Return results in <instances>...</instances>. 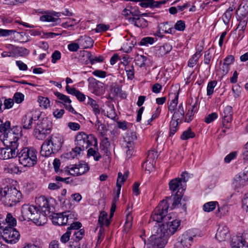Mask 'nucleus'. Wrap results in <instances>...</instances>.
<instances>
[{
    "instance_id": "1",
    "label": "nucleus",
    "mask_w": 248,
    "mask_h": 248,
    "mask_svg": "<svg viewBox=\"0 0 248 248\" xmlns=\"http://www.w3.org/2000/svg\"><path fill=\"white\" fill-rule=\"evenodd\" d=\"M169 205L166 200H163L159 203L152 213L151 217L159 223L163 222L161 225L155 227L158 233L163 234V236L169 238L180 229L181 220L172 218L170 215H167Z\"/></svg>"
},
{
    "instance_id": "2",
    "label": "nucleus",
    "mask_w": 248,
    "mask_h": 248,
    "mask_svg": "<svg viewBox=\"0 0 248 248\" xmlns=\"http://www.w3.org/2000/svg\"><path fill=\"white\" fill-rule=\"evenodd\" d=\"M63 142V138L61 135L58 134L52 135L42 145L41 155L49 156L52 154L57 153L61 149Z\"/></svg>"
},
{
    "instance_id": "3",
    "label": "nucleus",
    "mask_w": 248,
    "mask_h": 248,
    "mask_svg": "<svg viewBox=\"0 0 248 248\" xmlns=\"http://www.w3.org/2000/svg\"><path fill=\"white\" fill-rule=\"evenodd\" d=\"M8 139L2 140L5 146L4 148L0 149V158L8 159L16 157L18 153V140H13V136L11 133L6 135Z\"/></svg>"
},
{
    "instance_id": "4",
    "label": "nucleus",
    "mask_w": 248,
    "mask_h": 248,
    "mask_svg": "<svg viewBox=\"0 0 248 248\" xmlns=\"http://www.w3.org/2000/svg\"><path fill=\"white\" fill-rule=\"evenodd\" d=\"M92 135H87L84 132H78L76 137L75 143L76 147L69 152V157L74 158L80 154V152L86 150L91 146V140Z\"/></svg>"
},
{
    "instance_id": "5",
    "label": "nucleus",
    "mask_w": 248,
    "mask_h": 248,
    "mask_svg": "<svg viewBox=\"0 0 248 248\" xmlns=\"http://www.w3.org/2000/svg\"><path fill=\"white\" fill-rule=\"evenodd\" d=\"M37 152L34 148H23L17 155L19 163L24 167H33L37 162Z\"/></svg>"
},
{
    "instance_id": "6",
    "label": "nucleus",
    "mask_w": 248,
    "mask_h": 248,
    "mask_svg": "<svg viewBox=\"0 0 248 248\" xmlns=\"http://www.w3.org/2000/svg\"><path fill=\"white\" fill-rule=\"evenodd\" d=\"M3 204L8 207L16 205L22 198V194L15 187L7 186L4 187Z\"/></svg>"
},
{
    "instance_id": "7",
    "label": "nucleus",
    "mask_w": 248,
    "mask_h": 248,
    "mask_svg": "<svg viewBox=\"0 0 248 248\" xmlns=\"http://www.w3.org/2000/svg\"><path fill=\"white\" fill-rule=\"evenodd\" d=\"M38 122L34 130V135L38 140H44L49 134L52 128V122L47 118H44Z\"/></svg>"
},
{
    "instance_id": "8",
    "label": "nucleus",
    "mask_w": 248,
    "mask_h": 248,
    "mask_svg": "<svg viewBox=\"0 0 248 248\" xmlns=\"http://www.w3.org/2000/svg\"><path fill=\"white\" fill-rule=\"evenodd\" d=\"M0 236L7 243L14 244L19 240L20 233L16 229L11 227H5L3 229L2 233Z\"/></svg>"
},
{
    "instance_id": "9",
    "label": "nucleus",
    "mask_w": 248,
    "mask_h": 248,
    "mask_svg": "<svg viewBox=\"0 0 248 248\" xmlns=\"http://www.w3.org/2000/svg\"><path fill=\"white\" fill-rule=\"evenodd\" d=\"M38 209V207L35 206L23 205L21 208V215L18 218L19 220L20 221L32 220Z\"/></svg>"
},
{
    "instance_id": "10",
    "label": "nucleus",
    "mask_w": 248,
    "mask_h": 248,
    "mask_svg": "<svg viewBox=\"0 0 248 248\" xmlns=\"http://www.w3.org/2000/svg\"><path fill=\"white\" fill-rule=\"evenodd\" d=\"M40 115L36 111L28 112L22 119V125L25 129H30L32 127V121L38 120Z\"/></svg>"
},
{
    "instance_id": "11",
    "label": "nucleus",
    "mask_w": 248,
    "mask_h": 248,
    "mask_svg": "<svg viewBox=\"0 0 248 248\" xmlns=\"http://www.w3.org/2000/svg\"><path fill=\"white\" fill-rule=\"evenodd\" d=\"M11 123L9 121H7L4 123L0 124V132L2 133V136H0L1 140H4L7 138V135H9V134L11 133L13 138H12L13 140H18L19 136L18 134L16 133L10 127Z\"/></svg>"
},
{
    "instance_id": "12",
    "label": "nucleus",
    "mask_w": 248,
    "mask_h": 248,
    "mask_svg": "<svg viewBox=\"0 0 248 248\" xmlns=\"http://www.w3.org/2000/svg\"><path fill=\"white\" fill-rule=\"evenodd\" d=\"M35 202L40 210L46 215H49L53 212V206H50L48 200L45 196H40L36 199Z\"/></svg>"
},
{
    "instance_id": "13",
    "label": "nucleus",
    "mask_w": 248,
    "mask_h": 248,
    "mask_svg": "<svg viewBox=\"0 0 248 248\" xmlns=\"http://www.w3.org/2000/svg\"><path fill=\"white\" fill-rule=\"evenodd\" d=\"M154 240L152 242L151 244L153 248H163L165 247L167 243L168 237L163 236V234L158 233L157 229L155 227L154 229Z\"/></svg>"
},
{
    "instance_id": "14",
    "label": "nucleus",
    "mask_w": 248,
    "mask_h": 248,
    "mask_svg": "<svg viewBox=\"0 0 248 248\" xmlns=\"http://www.w3.org/2000/svg\"><path fill=\"white\" fill-rule=\"evenodd\" d=\"M230 245L232 248H248V243L241 235L233 236L232 238Z\"/></svg>"
},
{
    "instance_id": "15",
    "label": "nucleus",
    "mask_w": 248,
    "mask_h": 248,
    "mask_svg": "<svg viewBox=\"0 0 248 248\" xmlns=\"http://www.w3.org/2000/svg\"><path fill=\"white\" fill-rule=\"evenodd\" d=\"M51 217V213L49 215H46L42 211H39V209L36 211L33 217L32 221L37 225L41 226L46 223L47 219V217Z\"/></svg>"
},
{
    "instance_id": "16",
    "label": "nucleus",
    "mask_w": 248,
    "mask_h": 248,
    "mask_svg": "<svg viewBox=\"0 0 248 248\" xmlns=\"http://www.w3.org/2000/svg\"><path fill=\"white\" fill-rule=\"evenodd\" d=\"M191 231H187L184 233L182 236L181 244L184 248H189L193 242L195 237Z\"/></svg>"
},
{
    "instance_id": "17",
    "label": "nucleus",
    "mask_w": 248,
    "mask_h": 248,
    "mask_svg": "<svg viewBox=\"0 0 248 248\" xmlns=\"http://www.w3.org/2000/svg\"><path fill=\"white\" fill-rule=\"evenodd\" d=\"M229 237L228 228L224 225H219L216 234V239L219 241H223Z\"/></svg>"
},
{
    "instance_id": "18",
    "label": "nucleus",
    "mask_w": 248,
    "mask_h": 248,
    "mask_svg": "<svg viewBox=\"0 0 248 248\" xmlns=\"http://www.w3.org/2000/svg\"><path fill=\"white\" fill-rule=\"evenodd\" d=\"M232 108L230 106L225 107L223 109L222 116L223 117L222 124L224 126L228 127V124L232 121Z\"/></svg>"
},
{
    "instance_id": "19",
    "label": "nucleus",
    "mask_w": 248,
    "mask_h": 248,
    "mask_svg": "<svg viewBox=\"0 0 248 248\" xmlns=\"http://www.w3.org/2000/svg\"><path fill=\"white\" fill-rule=\"evenodd\" d=\"M52 221L55 225H64L69 224V222H67V218H65L63 213L53 214L51 213Z\"/></svg>"
},
{
    "instance_id": "20",
    "label": "nucleus",
    "mask_w": 248,
    "mask_h": 248,
    "mask_svg": "<svg viewBox=\"0 0 248 248\" xmlns=\"http://www.w3.org/2000/svg\"><path fill=\"white\" fill-rule=\"evenodd\" d=\"M138 1H140V5L142 7H159L162 4L166 3V1L160 0V1H154V0H138Z\"/></svg>"
},
{
    "instance_id": "21",
    "label": "nucleus",
    "mask_w": 248,
    "mask_h": 248,
    "mask_svg": "<svg viewBox=\"0 0 248 248\" xmlns=\"http://www.w3.org/2000/svg\"><path fill=\"white\" fill-rule=\"evenodd\" d=\"M172 49V46L168 43L163 46H157L155 49V55L158 57H161L169 53Z\"/></svg>"
},
{
    "instance_id": "22",
    "label": "nucleus",
    "mask_w": 248,
    "mask_h": 248,
    "mask_svg": "<svg viewBox=\"0 0 248 248\" xmlns=\"http://www.w3.org/2000/svg\"><path fill=\"white\" fill-rule=\"evenodd\" d=\"M170 189L175 192L179 190L180 188L184 189L185 186L182 183V180L180 178H176L170 181L169 184Z\"/></svg>"
},
{
    "instance_id": "23",
    "label": "nucleus",
    "mask_w": 248,
    "mask_h": 248,
    "mask_svg": "<svg viewBox=\"0 0 248 248\" xmlns=\"http://www.w3.org/2000/svg\"><path fill=\"white\" fill-rule=\"evenodd\" d=\"M70 170L73 171L74 174H76L77 176H79L88 171L89 167L86 164H80L78 166L75 165L73 166L70 168Z\"/></svg>"
},
{
    "instance_id": "24",
    "label": "nucleus",
    "mask_w": 248,
    "mask_h": 248,
    "mask_svg": "<svg viewBox=\"0 0 248 248\" xmlns=\"http://www.w3.org/2000/svg\"><path fill=\"white\" fill-rule=\"evenodd\" d=\"M129 22L133 24L138 27L144 28L147 26V21L144 18L140 17H130L128 18Z\"/></svg>"
},
{
    "instance_id": "25",
    "label": "nucleus",
    "mask_w": 248,
    "mask_h": 248,
    "mask_svg": "<svg viewBox=\"0 0 248 248\" xmlns=\"http://www.w3.org/2000/svg\"><path fill=\"white\" fill-rule=\"evenodd\" d=\"M78 41L79 44L83 48H87L93 46V41L89 36L86 35L80 36Z\"/></svg>"
},
{
    "instance_id": "26",
    "label": "nucleus",
    "mask_w": 248,
    "mask_h": 248,
    "mask_svg": "<svg viewBox=\"0 0 248 248\" xmlns=\"http://www.w3.org/2000/svg\"><path fill=\"white\" fill-rule=\"evenodd\" d=\"M124 140L123 145H129L130 147H132V146H134V141L137 140L136 133L135 132H128Z\"/></svg>"
},
{
    "instance_id": "27",
    "label": "nucleus",
    "mask_w": 248,
    "mask_h": 248,
    "mask_svg": "<svg viewBox=\"0 0 248 248\" xmlns=\"http://www.w3.org/2000/svg\"><path fill=\"white\" fill-rule=\"evenodd\" d=\"M4 171L10 174H18L21 172L19 167L14 163H11L5 165L4 168Z\"/></svg>"
},
{
    "instance_id": "28",
    "label": "nucleus",
    "mask_w": 248,
    "mask_h": 248,
    "mask_svg": "<svg viewBox=\"0 0 248 248\" xmlns=\"http://www.w3.org/2000/svg\"><path fill=\"white\" fill-rule=\"evenodd\" d=\"M108 214L105 211L101 212L98 220V223L100 227H103L104 225L108 226L110 223V219H108Z\"/></svg>"
},
{
    "instance_id": "29",
    "label": "nucleus",
    "mask_w": 248,
    "mask_h": 248,
    "mask_svg": "<svg viewBox=\"0 0 248 248\" xmlns=\"http://www.w3.org/2000/svg\"><path fill=\"white\" fill-rule=\"evenodd\" d=\"M246 181H248V178L244 176L243 172L242 174L235 176L233 184L235 187H240L243 186Z\"/></svg>"
},
{
    "instance_id": "30",
    "label": "nucleus",
    "mask_w": 248,
    "mask_h": 248,
    "mask_svg": "<svg viewBox=\"0 0 248 248\" xmlns=\"http://www.w3.org/2000/svg\"><path fill=\"white\" fill-rule=\"evenodd\" d=\"M86 102L87 105H88L92 107V110L95 115L97 116L100 114V110L99 108V106L96 101L88 96Z\"/></svg>"
},
{
    "instance_id": "31",
    "label": "nucleus",
    "mask_w": 248,
    "mask_h": 248,
    "mask_svg": "<svg viewBox=\"0 0 248 248\" xmlns=\"http://www.w3.org/2000/svg\"><path fill=\"white\" fill-rule=\"evenodd\" d=\"M235 7L233 4H232L228 8V9L223 15L222 20L225 25H228L232 16V12L235 9Z\"/></svg>"
},
{
    "instance_id": "32",
    "label": "nucleus",
    "mask_w": 248,
    "mask_h": 248,
    "mask_svg": "<svg viewBox=\"0 0 248 248\" xmlns=\"http://www.w3.org/2000/svg\"><path fill=\"white\" fill-rule=\"evenodd\" d=\"M184 110L182 104H180L179 105L178 108L174 112L171 120H175L177 122L181 121L182 119L184 116Z\"/></svg>"
},
{
    "instance_id": "33",
    "label": "nucleus",
    "mask_w": 248,
    "mask_h": 248,
    "mask_svg": "<svg viewBox=\"0 0 248 248\" xmlns=\"http://www.w3.org/2000/svg\"><path fill=\"white\" fill-rule=\"evenodd\" d=\"M110 145V142L108 141V139L106 137L104 138L100 143V148L104 151V154L106 155H108L110 153V152L108 150Z\"/></svg>"
},
{
    "instance_id": "34",
    "label": "nucleus",
    "mask_w": 248,
    "mask_h": 248,
    "mask_svg": "<svg viewBox=\"0 0 248 248\" xmlns=\"http://www.w3.org/2000/svg\"><path fill=\"white\" fill-rule=\"evenodd\" d=\"M98 151L95 150V149H93V148H90L88 150L87 155L88 156H93L95 161H98L102 156Z\"/></svg>"
},
{
    "instance_id": "35",
    "label": "nucleus",
    "mask_w": 248,
    "mask_h": 248,
    "mask_svg": "<svg viewBox=\"0 0 248 248\" xmlns=\"http://www.w3.org/2000/svg\"><path fill=\"white\" fill-rule=\"evenodd\" d=\"M218 203L217 202H208L207 203H205L203 205V210L205 212H209L213 210H214L216 207L217 204Z\"/></svg>"
},
{
    "instance_id": "36",
    "label": "nucleus",
    "mask_w": 248,
    "mask_h": 248,
    "mask_svg": "<svg viewBox=\"0 0 248 248\" xmlns=\"http://www.w3.org/2000/svg\"><path fill=\"white\" fill-rule=\"evenodd\" d=\"M195 136V133L192 132L191 128L189 127L186 130L183 132L181 136V139L182 140H187L189 138H193Z\"/></svg>"
},
{
    "instance_id": "37",
    "label": "nucleus",
    "mask_w": 248,
    "mask_h": 248,
    "mask_svg": "<svg viewBox=\"0 0 248 248\" xmlns=\"http://www.w3.org/2000/svg\"><path fill=\"white\" fill-rule=\"evenodd\" d=\"M161 29L162 31L165 33L173 34L175 32V31L172 28V26L169 25V23L168 22L164 23L161 27Z\"/></svg>"
},
{
    "instance_id": "38",
    "label": "nucleus",
    "mask_w": 248,
    "mask_h": 248,
    "mask_svg": "<svg viewBox=\"0 0 248 248\" xmlns=\"http://www.w3.org/2000/svg\"><path fill=\"white\" fill-rule=\"evenodd\" d=\"M178 123L175 120H171L170 125V137L172 136L178 130Z\"/></svg>"
},
{
    "instance_id": "39",
    "label": "nucleus",
    "mask_w": 248,
    "mask_h": 248,
    "mask_svg": "<svg viewBox=\"0 0 248 248\" xmlns=\"http://www.w3.org/2000/svg\"><path fill=\"white\" fill-rule=\"evenodd\" d=\"M86 53L87 56L89 59L90 62L92 64H93L95 62H102L104 60V58L102 56H99L98 57H93L91 53L90 52H86Z\"/></svg>"
},
{
    "instance_id": "40",
    "label": "nucleus",
    "mask_w": 248,
    "mask_h": 248,
    "mask_svg": "<svg viewBox=\"0 0 248 248\" xmlns=\"http://www.w3.org/2000/svg\"><path fill=\"white\" fill-rule=\"evenodd\" d=\"M5 220L8 225L12 226L11 227L13 228V227L16 225V218L13 217L11 213H8L7 214Z\"/></svg>"
},
{
    "instance_id": "41",
    "label": "nucleus",
    "mask_w": 248,
    "mask_h": 248,
    "mask_svg": "<svg viewBox=\"0 0 248 248\" xmlns=\"http://www.w3.org/2000/svg\"><path fill=\"white\" fill-rule=\"evenodd\" d=\"M40 20L42 21L55 22L60 23L61 19L56 18L49 15H43L40 17Z\"/></svg>"
},
{
    "instance_id": "42",
    "label": "nucleus",
    "mask_w": 248,
    "mask_h": 248,
    "mask_svg": "<svg viewBox=\"0 0 248 248\" xmlns=\"http://www.w3.org/2000/svg\"><path fill=\"white\" fill-rule=\"evenodd\" d=\"M125 70L129 79L132 80L134 78V71L133 65H126Z\"/></svg>"
},
{
    "instance_id": "43",
    "label": "nucleus",
    "mask_w": 248,
    "mask_h": 248,
    "mask_svg": "<svg viewBox=\"0 0 248 248\" xmlns=\"http://www.w3.org/2000/svg\"><path fill=\"white\" fill-rule=\"evenodd\" d=\"M217 82L216 81H211L208 82L207 87V95L210 96L214 93V90L217 85Z\"/></svg>"
},
{
    "instance_id": "44",
    "label": "nucleus",
    "mask_w": 248,
    "mask_h": 248,
    "mask_svg": "<svg viewBox=\"0 0 248 248\" xmlns=\"http://www.w3.org/2000/svg\"><path fill=\"white\" fill-rule=\"evenodd\" d=\"M127 179L125 178L123 174L119 172L118 174V178L116 183V186L118 189H121L122 184Z\"/></svg>"
},
{
    "instance_id": "45",
    "label": "nucleus",
    "mask_w": 248,
    "mask_h": 248,
    "mask_svg": "<svg viewBox=\"0 0 248 248\" xmlns=\"http://www.w3.org/2000/svg\"><path fill=\"white\" fill-rule=\"evenodd\" d=\"M178 93L175 95V98L172 100L168 106L169 110L172 112L174 111L178 104Z\"/></svg>"
},
{
    "instance_id": "46",
    "label": "nucleus",
    "mask_w": 248,
    "mask_h": 248,
    "mask_svg": "<svg viewBox=\"0 0 248 248\" xmlns=\"http://www.w3.org/2000/svg\"><path fill=\"white\" fill-rule=\"evenodd\" d=\"M154 42V38L151 37H146L142 38L139 45L140 46H147L148 45L153 44Z\"/></svg>"
},
{
    "instance_id": "47",
    "label": "nucleus",
    "mask_w": 248,
    "mask_h": 248,
    "mask_svg": "<svg viewBox=\"0 0 248 248\" xmlns=\"http://www.w3.org/2000/svg\"><path fill=\"white\" fill-rule=\"evenodd\" d=\"M84 233L85 231L83 229H80L78 231H75L72 237L80 241L84 236Z\"/></svg>"
},
{
    "instance_id": "48",
    "label": "nucleus",
    "mask_w": 248,
    "mask_h": 248,
    "mask_svg": "<svg viewBox=\"0 0 248 248\" xmlns=\"http://www.w3.org/2000/svg\"><path fill=\"white\" fill-rule=\"evenodd\" d=\"M158 157V154L157 152L155 151H150L148 152L147 159L148 161H153L155 162V160Z\"/></svg>"
},
{
    "instance_id": "49",
    "label": "nucleus",
    "mask_w": 248,
    "mask_h": 248,
    "mask_svg": "<svg viewBox=\"0 0 248 248\" xmlns=\"http://www.w3.org/2000/svg\"><path fill=\"white\" fill-rule=\"evenodd\" d=\"M14 104V102L13 99L9 98L5 99L3 103L4 106L3 107L2 105L1 107L2 110L5 109H9L11 108Z\"/></svg>"
},
{
    "instance_id": "50",
    "label": "nucleus",
    "mask_w": 248,
    "mask_h": 248,
    "mask_svg": "<svg viewBox=\"0 0 248 248\" xmlns=\"http://www.w3.org/2000/svg\"><path fill=\"white\" fill-rule=\"evenodd\" d=\"M147 60L146 57L143 55H140L137 57L136 59V64L140 67H143L145 65V62Z\"/></svg>"
},
{
    "instance_id": "51",
    "label": "nucleus",
    "mask_w": 248,
    "mask_h": 248,
    "mask_svg": "<svg viewBox=\"0 0 248 248\" xmlns=\"http://www.w3.org/2000/svg\"><path fill=\"white\" fill-rule=\"evenodd\" d=\"M68 246L71 248H80L79 241L73 237L70 239Z\"/></svg>"
},
{
    "instance_id": "52",
    "label": "nucleus",
    "mask_w": 248,
    "mask_h": 248,
    "mask_svg": "<svg viewBox=\"0 0 248 248\" xmlns=\"http://www.w3.org/2000/svg\"><path fill=\"white\" fill-rule=\"evenodd\" d=\"M54 94L58 97V98L61 100L63 101L64 103H70L71 102V100L68 96L59 92H55Z\"/></svg>"
},
{
    "instance_id": "53",
    "label": "nucleus",
    "mask_w": 248,
    "mask_h": 248,
    "mask_svg": "<svg viewBox=\"0 0 248 248\" xmlns=\"http://www.w3.org/2000/svg\"><path fill=\"white\" fill-rule=\"evenodd\" d=\"M24 95L21 93L17 92L15 93L13 100L17 104L21 103L24 100Z\"/></svg>"
},
{
    "instance_id": "54",
    "label": "nucleus",
    "mask_w": 248,
    "mask_h": 248,
    "mask_svg": "<svg viewBox=\"0 0 248 248\" xmlns=\"http://www.w3.org/2000/svg\"><path fill=\"white\" fill-rule=\"evenodd\" d=\"M155 163V162L152 161H148V160L146 159V161L143 163L142 167L145 166L146 170L150 171L154 169Z\"/></svg>"
},
{
    "instance_id": "55",
    "label": "nucleus",
    "mask_w": 248,
    "mask_h": 248,
    "mask_svg": "<svg viewBox=\"0 0 248 248\" xmlns=\"http://www.w3.org/2000/svg\"><path fill=\"white\" fill-rule=\"evenodd\" d=\"M186 28L185 22L183 20L178 21L174 25V29L180 31H183Z\"/></svg>"
},
{
    "instance_id": "56",
    "label": "nucleus",
    "mask_w": 248,
    "mask_h": 248,
    "mask_svg": "<svg viewBox=\"0 0 248 248\" xmlns=\"http://www.w3.org/2000/svg\"><path fill=\"white\" fill-rule=\"evenodd\" d=\"M217 118V114L216 112H213L207 115L205 118V122L209 124Z\"/></svg>"
},
{
    "instance_id": "57",
    "label": "nucleus",
    "mask_w": 248,
    "mask_h": 248,
    "mask_svg": "<svg viewBox=\"0 0 248 248\" xmlns=\"http://www.w3.org/2000/svg\"><path fill=\"white\" fill-rule=\"evenodd\" d=\"M39 102L40 104V106H43L45 108H46L50 103L49 100L47 98L44 97H39Z\"/></svg>"
},
{
    "instance_id": "58",
    "label": "nucleus",
    "mask_w": 248,
    "mask_h": 248,
    "mask_svg": "<svg viewBox=\"0 0 248 248\" xmlns=\"http://www.w3.org/2000/svg\"><path fill=\"white\" fill-rule=\"evenodd\" d=\"M109 28V25H106L103 24H98L97 25L96 29H95V32H100L102 31H106L108 30Z\"/></svg>"
},
{
    "instance_id": "59",
    "label": "nucleus",
    "mask_w": 248,
    "mask_h": 248,
    "mask_svg": "<svg viewBox=\"0 0 248 248\" xmlns=\"http://www.w3.org/2000/svg\"><path fill=\"white\" fill-rule=\"evenodd\" d=\"M71 232L70 229H67V232L64 233L61 237V241L62 243H65L70 240V235Z\"/></svg>"
},
{
    "instance_id": "60",
    "label": "nucleus",
    "mask_w": 248,
    "mask_h": 248,
    "mask_svg": "<svg viewBox=\"0 0 248 248\" xmlns=\"http://www.w3.org/2000/svg\"><path fill=\"white\" fill-rule=\"evenodd\" d=\"M52 62L55 63L57 61L60 60L61 57V54L59 51L55 50L52 54Z\"/></svg>"
},
{
    "instance_id": "61",
    "label": "nucleus",
    "mask_w": 248,
    "mask_h": 248,
    "mask_svg": "<svg viewBox=\"0 0 248 248\" xmlns=\"http://www.w3.org/2000/svg\"><path fill=\"white\" fill-rule=\"evenodd\" d=\"M78 22H76L75 19L74 18H69L68 21H67L65 23H63L62 24V26L64 28H66L67 27H72L77 24Z\"/></svg>"
},
{
    "instance_id": "62",
    "label": "nucleus",
    "mask_w": 248,
    "mask_h": 248,
    "mask_svg": "<svg viewBox=\"0 0 248 248\" xmlns=\"http://www.w3.org/2000/svg\"><path fill=\"white\" fill-rule=\"evenodd\" d=\"M88 81L89 82V86L93 88H96L98 86V84L99 83V81L93 77H90L88 79Z\"/></svg>"
},
{
    "instance_id": "63",
    "label": "nucleus",
    "mask_w": 248,
    "mask_h": 248,
    "mask_svg": "<svg viewBox=\"0 0 248 248\" xmlns=\"http://www.w3.org/2000/svg\"><path fill=\"white\" fill-rule=\"evenodd\" d=\"M62 186V184L60 181H57V183H51L49 184L48 188L50 190H56L60 188Z\"/></svg>"
},
{
    "instance_id": "64",
    "label": "nucleus",
    "mask_w": 248,
    "mask_h": 248,
    "mask_svg": "<svg viewBox=\"0 0 248 248\" xmlns=\"http://www.w3.org/2000/svg\"><path fill=\"white\" fill-rule=\"evenodd\" d=\"M68 127L72 130L77 131L80 128L79 124L74 122H69L67 124Z\"/></svg>"
}]
</instances>
